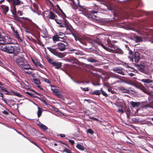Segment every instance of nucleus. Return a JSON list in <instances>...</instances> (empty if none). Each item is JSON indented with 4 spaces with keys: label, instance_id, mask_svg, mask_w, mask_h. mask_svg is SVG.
Segmentation results:
<instances>
[{
    "label": "nucleus",
    "instance_id": "1",
    "mask_svg": "<svg viewBox=\"0 0 153 153\" xmlns=\"http://www.w3.org/2000/svg\"><path fill=\"white\" fill-rule=\"evenodd\" d=\"M19 51V49L15 45H10V57L22 70H28L30 69V65L24 57L18 56L17 55Z\"/></svg>",
    "mask_w": 153,
    "mask_h": 153
},
{
    "label": "nucleus",
    "instance_id": "2",
    "mask_svg": "<svg viewBox=\"0 0 153 153\" xmlns=\"http://www.w3.org/2000/svg\"><path fill=\"white\" fill-rule=\"evenodd\" d=\"M58 48H53L50 47H47V48L53 55L60 58H62L65 56L64 54L59 52L57 50L58 49L61 51H64L66 50L65 45L62 42H59L57 44Z\"/></svg>",
    "mask_w": 153,
    "mask_h": 153
},
{
    "label": "nucleus",
    "instance_id": "3",
    "mask_svg": "<svg viewBox=\"0 0 153 153\" xmlns=\"http://www.w3.org/2000/svg\"><path fill=\"white\" fill-rule=\"evenodd\" d=\"M65 18L63 17L62 20L55 19V20L57 24L59 25V26L60 27H65L67 30H69V27L67 23V20Z\"/></svg>",
    "mask_w": 153,
    "mask_h": 153
},
{
    "label": "nucleus",
    "instance_id": "4",
    "mask_svg": "<svg viewBox=\"0 0 153 153\" xmlns=\"http://www.w3.org/2000/svg\"><path fill=\"white\" fill-rule=\"evenodd\" d=\"M8 41H0V45H3V46L1 47V50L2 51L6 52L8 53H10V43Z\"/></svg>",
    "mask_w": 153,
    "mask_h": 153
},
{
    "label": "nucleus",
    "instance_id": "5",
    "mask_svg": "<svg viewBox=\"0 0 153 153\" xmlns=\"http://www.w3.org/2000/svg\"><path fill=\"white\" fill-rule=\"evenodd\" d=\"M128 58L130 59V61H131L132 62H133L134 59V62L136 63H137L139 61V60L140 59V54L138 52H135L134 53V58H133V57L131 56H128Z\"/></svg>",
    "mask_w": 153,
    "mask_h": 153
},
{
    "label": "nucleus",
    "instance_id": "6",
    "mask_svg": "<svg viewBox=\"0 0 153 153\" xmlns=\"http://www.w3.org/2000/svg\"><path fill=\"white\" fill-rule=\"evenodd\" d=\"M107 42L108 46L111 48V50L113 51H115L118 49V47L114 45V41H111L109 39L107 40Z\"/></svg>",
    "mask_w": 153,
    "mask_h": 153
},
{
    "label": "nucleus",
    "instance_id": "7",
    "mask_svg": "<svg viewBox=\"0 0 153 153\" xmlns=\"http://www.w3.org/2000/svg\"><path fill=\"white\" fill-rule=\"evenodd\" d=\"M11 28L13 32V35L16 38L19 40L20 42H22V40L20 37L19 34L17 32V30H16L14 27L12 26H11Z\"/></svg>",
    "mask_w": 153,
    "mask_h": 153
},
{
    "label": "nucleus",
    "instance_id": "8",
    "mask_svg": "<svg viewBox=\"0 0 153 153\" xmlns=\"http://www.w3.org/2000/svg\"><path fill=\"white\" fill-rule=\"evenodd\" d=\"M52 91L54 93V94L58 98L62 99V96L61 94L62 91L58 89L51 88Z\"/></svg>",
    "mask_w": 153,
    "mask_h": 153
},
{
    "label": "nucleus",
    "instance_id": "9",
    "mask_svg": "<svg viewBox=\"0 0 153 153\" xmlns=\"http://www.w3.org/2000/svg\"><path fill=\"white\" fill-rule=\"evenodd\" d=\"M134 64L135 66L137 67V69L142 73H145V65L141 64H137V63H134Z\"/></svg>",
    "mask_w": 153,
    "mask_h": 153
},
{
    "label": "nucleus",
    "instance_id": "10",
    "mask_svg": "<svg viewBox=\"0 0 153 153\" xmlns=\"http://www.w3.org/2000/svg\"><path fill=\"white\" fill-rule=\"evenodd\" d=\"M123 68L120 67L114 68L112 69L114 71L122 75H124L125 74L124 73L123 71Z\"/></svg>",
    "mask_w": 153,
    "mask_h": 153
},
{
    "label": "nucleus",
    "instance_id": "11",
    "mask_svg": "<svg viewBox=\"0 0 153 153\" xmlns=\"http://www.w3.org/2000/svg\"><path fill=\"white\" fill-rule=\"evenodd\" d=\"M10 11L12 13V14L13 15V17L16 20H18L19 17L16 15V8L15 5H13V10H10Z\"/></svg>",
    "mask_w": 153,
    "mask_h": 153
},
{
    "label": "nucleus",
    "instance_id": "12",
    "mask_svg": "<svg viewBox=\"0 0 153 153\" xmlns=\"http://www.w3.org/2000/svg\"><path fill=\"white\" fill-rule=\"evenodd\" d=\"M59 39H64V37H60V36H58L56 34V35H54L52 37V39L53 42L55 43L57 41H60Z\"/></svg>",
    "mask_w": 153,
    "mask_h": 153
},
{
    "label": "nucleus",
    "instance_id": "13",
    "mask_svg": "<svg viewBox=\"0 0 153 153\" xmlns=\"http://www.w3.org/2000/svg\"><path fill=\"white\" fill-rule=\"evenodd\" d=\"M53 66L56 69H59L62 66V63L61 62H54L53 63Z\"/></svg>",
    "mask_w": 153,
    "mask_h": 153
},
{
    "label": "nucleus",
    "instance_id": "14",
    "mask_svg": "<svg viewBox=\"0 0 153 153\" xmlns=\"http://www.w3.org/2000/svg\"><path fill=\"white\" fill-rule=\"evenodd\" d=\"M32 60L33 62V63L36 66H38L41 68H43V66L40 63L39 61L36 59L33 60V59H32Z\"/></svg>",
    "mask_w": 153,
    "mask_h": 153
},
{
    "label": "nucleus",
    "instance_id": "15",
    "mask_svg": "<svg viewBox=\"0 0 153 153\" xmlns=\"http://www.w3.org/2000/svg\"><path fill=\"white\" fill-rule=\"evenodd\" d=\"M37 125L42 130L44 131H45L48 129L47 126L40 123L37 124Z\"/></svg>",
    "mask_w": 153,
    "mask_h": 153
},
{
    "label": "nucleus",
    "instance_id": "16",
    "mask_svg": "<svg viewBox=\"0 0 153 153\" xmlns=\"http://www.w3.org/2000/svg\"><path fill=\"white\" fill-rule=\"evenodd\" d=\"M98 12V11L97 10H91V11H89V13H90L91 15L92 16H94L95 18L98 17L97 16V14Z\"/></svg>",
    "mask_w": 153,
    "mask_h": 153
},
{
    "label": "nucleus",
    "instance_id": "17",
    "mask_svg": "<svg viewBox=\"0 0 153 153\" xmlns=\"http://www.w3.org/2000/svg\"><path fill=\"white\" fill-rule=\"evenodd\" d=\"M1 8L3 10L5 14H6L7 12L9 10V8L8 6L4 5H2L1 6Z\"/></svg>",
    "mask_w": 153,
    "mask_h": 153
},
{
    "label": "nucleus",
    "instance_id": "18",
    "mask_svg": "<svg viewBox=\"0 0 153 153\" xmlns=\"http://www.w3.org/2000/svg\"><path fill=\"white\" fill-rule=\"evenodd\" d=\"M136 87L142 90L146 93H147L148 91L147 89L142 85H140L136 86Z\"/></svg>",
    "mask_w": 153,
    "mask_h": 153
},
{
    "label": "nucleus",
    "instance_id": "19",
    "mask_svg": "<svg viewBox=\"0 0 153 153\" xmlns=\"http://www.w3.org/2000/svg\"><path fill=\"white\" fill-rule=\"evenodd\" d=\"M33 79L35 83L37 85H39L40 84V80L38 78H36L34 75L32 76Z\"/></svg>",
    "mask_w": 153,
    "mask_h": 153
},
{
    "label": "nucleus",
    "instance_id": "20",
    "mask_svg": "<svg viewBox=\"0 0 153 153\" xmlns=\"http://www.w3.org/2000/svg\"><path fill=\"white\" fill-rule=\"evenodd\" d=\"M49 19H55V18L56 17V16L52 11H50V15L49 16Z\"/></svg>",
    "mask_w": 153,
    "mask_h": 153
},
{
    "label": "nucleus",
    "instance_id": "21",
    "mask_svg": "<svg viewBox=\"0 0 153 153\" xmlns=\"http://www.w3.org/2000/svg\"><path fill=\"white\" fill-rule=\"evenodd\" d=\"M131 104L133 107H138L140 105V103L138 102L132 101L131 102Z\"/></svg>",
    "mask_w": 153,
    "mask_h": 153
},
{
    "label": "nucleus",
    "instance_id": "22",
    "mask_svg": "<svg viewBox=\"0 0 153 153\" xmlns=\"http://www.w3.org/2000/svg\"><path fill=\"white\" fill-rule=\"evenodd\" d=\"M120 89L122 91L123 93H126L127 94L129 93V90L125 88L124 87H121L120 88Z\"/></svg>",
    "mask_w": 153,
    "mask_h": 153
},
{
    "label": "nucleus",
    "instance_id": "23",
    "mask_svg": "<svg viewBox=\"0 0 153 153\" xmlns=\"http://www.w3.org/2000/svg\"><path fill=\"white\" fill-rule=\"evenodd\" d=\"M87 60L88 61L91 62H98L97 60L92 57H90L88 58Z\"/></svg>",
    "mask_w": 153,
    "mask_h": 153
},
{
    "label": "nucleus",
    "instance_id": "24",
    "mask_svg": "<svg viewBox=\"0 0 153 153\" xmlns=\"http://www.w3.org/2000/svg\"><path fill=\"white\" fill-rule=\"evenodd\" d=\"M76 146L77 149L81 151H83L85 150L84 147L81 144H78L76 145Z\"/></svg>",
    "mask_w": 153,
    "mask_h": 153
},
{
    "label": "nucleus",
    "instance_id": "25",
    "mask_svg": "<svg viewBox=\"0 0 153 153\" xmlns=\"http://www.w3.org/2000/svg\"><path fill=\"white\" fill-rule=\"evenodd\" d=\"M38 111H37V116L38 117H39L42 115V108L39 107H38Z\"/></svg>",
    "mask_w": 153,
    "mask_h": 153
},
{
    "label": "nucleus",
    "instance_id": "26",
    "mask_svg": "<svg viewBox=\"0 0 153 153\" xmlns=\"http://www.w3.org/2000/svg\"><path fill=\"white\" fill-rule=\"evenodd\" d=\"M141 81L143 82H144L145 83H150L152 82V80H151L149 79H143L141 80Z\"/></svg>",
    "mask_w": 153,
    "mask_h": 153
},
{
    "label": "nucleus",
    "instance_id": "27",
    "mask_svg": "<svg viewBox=\"0 0 153 153\" xmlns=\"http://www.w3.org/2000/svg\"><path fill=\"white\" fill-rule=\"evenodd\" d=\"M135 41L136 42H141L142 41V38L138 36H136L135 37Z\"/></svg>",
    "mask_w": 153,
    "mask_h": 153
},
{
    "label": "nucleus",
    "instance_id": "28",
    "mask_svg": "<svg viewBox=\"0 0 153 153\" xmlns=\"http://www.w3.org/2000/svg\"><path fill=\"white\" fill-rule=\"evenodd\" d=\"M101 94V92L100 90H96L95 91L92 92L91 94L92 95H99Z\"/></svg>",
    "mask_w": 153,
    "mask_h": 153
},
{
    "label": "nucleus",
    "instance_id": "29",
    "mask_svg": "<svg viewBox=\"0 0 153 153\" xmlns=\"http://www.w3.org/2000/svg\"><path fill=\"white\" fill-rule=\"evenodd\" d=\"M25 93L29 95V97H32V98H36V97H37V96L34 95L32 93H30L28 91H26L25 92Z\"/></svg>",
    "mask_w": 153,
    "mask_h": 153
},
{
    "label": "nucleus",
    "instance_id": "30",
    "mask_svg": "<svg viewBox=\"0 0 153 153\" xmlns=\"http://www.w3.org/2000/svg\"><path fill=\"white\" fill-rule=\"evenodd\" d=\"M94 42L100 46L101 45H102V43L101 40L99 38H97L94 41Z\"/></svg>",
    "mask_w": 153,
    "mask_h": 153
},
{
    "label": "nucleus",
    "instance_id": "31",
    "mask_svg": "<svg viewBox=\"0 0 153 153\" xmlns=\"http://www.w3.org/2000/svg\"><path fill=\"white\" fill-rule=\"evenodd\" d=\"M13 3L14 5L21 4V1L19 0H13Z\"/></svg>",
    "mask_w": 153,
    "mask_h": 153
},
{
    "label": "nucleus",
    "instance_id": "32",
    "mask_svg": "<svg viewBox=\"0 0 153 153\" xmlns=\"http://www.w3.org/2000/svg\"><path fill=\"white\" fill-rule=\"evenodd\" d=\"M56 7H57L58 9L59 10H60L61 12V13L63 15H64V16H63V17H65V18H66V15H65V14L64 13V12H63V11H62V10L61 9V8H60V7L57 4L56 5Z\"/></svg>",
    "mask_w": 153,
    "mask_h": 153
},
{
    "label": "nucleus",
    "instance_id": "33",
    "mask_svg": "<svg viewBox=\"0 0 153 153\" xmlns=\"http://www.w3.org/2000/svg\"><path fill=\"white\" fill-rule=\"evenodd\" d=\"M10 74L13 75L16 78H18V75L15 71L13 72L10 71Z\"/></svg>",
    "mask_w": 153,
    "mask_h": 153
},
{
    "label": "nucleus",
    "instance_id": "34",
    "mask_svg": "<svg viewBox=\"0 0 153 153\" xmlns=\"http://www.w3.org/2000/svg\"><path fill=\"white\" fill-rule=\"evenodd\" d=\"M115 53L122 54L123 53V52L121 49L118 48V49L115 51Z\"/></svg>",
    "mask_w": 153,
    "mask_h": 153
},
{
    "label": "nucleus",
    "instance_id": "35",
    "mask_svg": "<svg viewBox=\"0 0 153 153\" xmlns=\"http://www.w3.org/2000/svg\"><path fill=\"white\" fill-rule=\"evenodd\" d=\"M36 98H38L39 100H40L41 101H42L46 105H47V103L46 102L43 98L40 97H38L37 96V97H36Z\"/></svg>",
    "mask_w": 153,
    "mask_h": 153
},
{
    "label": "nucleus",
    "instance_id": "36",
    "mask_svg": "<svg viewBox=\"0 0 153 153\" xmlns=\"http://www.w3.org/2000/svg\"><path fill=\"white\" fill-rule=\"evenodd\" d=\"M56 34L58 36H60V37H64V38L65 37V34L62 32H60L59 33H56Z\"/></svg>",
    "mask_w": 153,
    "mask_h": 153
},
{
    "label": "nucleus",
    "instance_id": "37",
    "mask_svg": "<svg viewBox=\"0 0 153 153\" xmlns=\"http://www.w3.org/2000/svg\"><path fill=\"white\" fill-rule=\"evenodd\" d=\"M87 133L90 134H93L94 133V132L92 129L91 128H89L87 130Z\"/></svg>",
    "mask_w": 153,
    "mask_h": 153
},
{
    "label": "nucleus",
    "instance_id": "38",
    "mask_svg": "<svg viewBox=\"0 0 153 153\" xmlns=\"http://www.w3.org/2000/svg\"><path fill=\"white\" fill-rule=\"evenodd\" d=\"M143 108H147V107H150L152 108H153V106H152L151 105H150V104H146L145 105H143Z\"/></svg>",
    "mask_w": 153,
    "mask_h": 153
},
{
    "label": "nucleus",
    "instance_id": "39",
    "mask_svg": "<svg viewBox=\"0 0 153 153\" xmlns=\"http://www.w3.org/2000/svg\"><path fill=\"white\" fill-rule=\"evenodd\" d=\"M63 152H65L67 153H71L70 150L66 148H65Z\"/></svg>",
    "mask_w": 153,
    "mask_h": 153
},
{
    "label": "nucleus",
    "instance_id": "40",
    "mask_svg": "<svg viewBox=\"0 0 153 153\" xmlns=\"http://www.w3.org/2000/svg\"><path fill=\"white\" fill-rule=\"evenodd\" d=\"M80 88L82 90L86 91H89V89L88 88V87L86 88H83L82 87H81Z\"/></svg>",
    "mask_w": 153,
    "mask_h": 153
},
{
    "label": "nucleus",
    "instance_id": "41",
    "mask_svg": "<svg viewBox=\"0 0 153 153\" xmlns=\"http://www.w3.org/2000/svg\"><path fill=\"white\" fill-rule=\"evenodd\" d=\"M30 142L31 143L33 144H34L35 146H36L38 148H39V149H40L41 150H42L40 147L37 144V143L36 142H35L34 141H33V140L30 141Z\"/></svg>",
    "mask_w": 153,
    "mask_h": 153
},
{
    "label": "nucleus",
    "instance_id": "42",
    "mask_svg": "<svg viewBox=\"0 0 153 153\" xmlns=\"http://www.w3.org/2000/svg\"><path fill=\"white\" fill-rule=\"evenodd\" d=\"M100 46H102L104 49L107 51H108L109 49V48L106 47L102 43V45H101Z\"/></svg>",
    "mask_w": 153,
    "mask_h": 153
},
{
    "label": "nucleus",
    "instance_id": "43",
    "mask_svg": "<svg viewBox=\"0 0 153 153\" xmlns=\"http://www.w3.org/2000/svg\"><path fill=\"white\" fill-rule=\"evenodd\" d=\"M101 91L102 93V94L105 97H107L108 96V95L107 93H105V91H104L103 90H101Z\"/></svg>",
    "mask_w": 153,
    "mask_h": 153
},
{
    "label": "nucleus",
    "instance_id": "44",
    "mask_svg": "<svg viewBox=\"0 0 153 153\" xmlns=\"http://www.w3.org/2000/svg\"><path fill=\"white\" fill-rule=\"evenodd\" d=\"M16 91H13L12 90H10V95H13L14 96L16 95Z\"/></svg>",
    "mask_w": 153,
    "mask_h": 153
},
{
    "label": "nucleus",
    "instance_id": "45",
    "mask_svg": "<svg viewBox=\"0 0 153 153\" xmlns=\"http://www.w3.org/2000/svg\"><path fill=\"white\" fill-rule=\"evenodd\" d=\"M15 96L19 97H22V95L17 92H16V93Z\"/></svg>",
    "mask_w": 153,
    "mask_h": 153
},
{
    "label": "nucleus",
    "instance_id": "46",
    "mask_svg": "<svg viewBox=\"0 0 153 153\" xmlns=\"http://www.w3.org/2000/svg\"><path fill=\"white\" fill-rule=\"evenodd\" d=\"M48 60L49 62L51 63L52 65H53V63L54 62H53L52 59L50 58H49L48 59Z\"/></svg>",
    "mask_w": 153,
    "mask_h": 153
},
{
    "label": "nucleus",
    "instance_id": "47",
    "mask_svg": "<svg viewBox=\"0 0 153 153\" xmlns=\"http://www.w3.org/2000/svg\"><path fill=\"white\" fill-rule=\"evenodd\" d=\"M43 80L48 83H49V84L51 83L49 81V80L48 79L45 78L43 79Z\"/></svg>",
    "mask_w": 153,
    "mask_h": 153
},
{
    "label": "nucleus",
    "instance_id": "48",
    "mask_svg": "<svg viewBox=\"0 0 153 153\" xmlns=\"http://www.w3.org/2000/svg\"><path fill=\"white\" fill-rule=\"evenodd\" d=\"M37 42H38V44H39V45H42L44 46L42 42L40 40H39L38 39H37Z\"/></svg>",
    "mask_w": 153,
    "mask_h": 153
},
{
    "label": "nucleus",
    "instance_id": "49",
    "mask_svg": "<svg viewBox=\"0 0 153 153\" xmlns=\"http://www.w3.org/2000/svg\"><path fill=\"white\" fill-rule=\"evenodd\" d=\"M33 6L34 7V8L36 10H38V7L37 5L36 4H33Z\"/></svg>",
    "mask_w": 153,
    "mask_h": 153
},
{
    "label": "nucleus",
    "instance_id": "50",
    "mask_svg": "<svg viewBox=\"0 0 153 153\" xmlns=\"http://www.w3.org/2000/svg\"><path fill=\"white\" fill-rule=\"evenodd\" d=\"M69 142L72 145H74V140H69Z\"/></svg>",
    "mask_w": 153,
    "mask_h": 153
},
{
    "label": "nucleus",
    "instance_id": "51",
    "mask_svg": "<svg viewBox=\"0 0 153 153\" xmlns=\"http://www.w3.org/2000/svg\"><path fill=\"white\" fill-rule=\"evenodd\" d=\"M108 90L109 92H110L112 94H114V91H113L111 89L108 88Z\"/></svg>",
    "mask_w": 153,
    "mask_h": 153
},
{
    "label": "nucleus",
    "instance_id": "52",
    "mask_svg": "<svg viewBox=\"0 0 153 153\" xmlns=\"http://www.w3.org/2000/svg\"><path fill=\"white\" fill-rule=\"evenodd\" d=\"M59 142L60 143H61L62 144H63L64 145H65L66 146H67L68 147H69V145L68 144L66 143L63 142L62 141H59Z\"/></svg>",
    "mask_w": 153,
    "mask_h": 153
},
{
    "label": "nucleus",
    "instance_id": "53",
    "mask_svg": "<svg viewBox=\"0 0 153 153\" xmlns=\"http://www.w3.org/2000/svg\"><path fill=\"white\" fill-rule=\"evenodd\" d=\"M153 97L152 96H150V97L148 98V100L149 102H152V99Z\"/></svg>",
    "mask_w": 153,
    "mask_h": 153
},
{
    "label": "nucleus",
    "instance_id": "54",
    "mask_svg": "<svg viewBox=\"0 0 153 153\" xmlns=\"http://www.w3.org/2000/svg\"><path fill=\"white\" fill-rule=\"evenodd\" d=\"M129 51L128 54L132 56L133 55V52H132V51L131 50H129V51Z\"/></svg>",
    "mask_w": 153,
    "mask_h": 153
},
{
    "label": "nucleus",
    "instance_id": "55",
    "mask_svg": "<svg viewBox=\"0 0 153 153\" xmlns=\"http://www.w3.org/2000/svg\"><path fill=\"white\" fill-rule=\"evenodd\" d=\"M78 6L79 7V8H82V9H84V7L82 6L81 5H80V3H79V1L78 3Z\"/></svg>",
    "mask_w": 153,
    "mask_h": 153
},
{
    "label": "nucleus",
    "instance_id": "56",
    "mask_svg": "<svg viewBox=\"0 0 153 153\" xmlns=\"http://www.w3.org/2000/svg\"><path fill=\"white\" fill-rule=\"evenodd\" d=\"M4 92L5 94H9V92L6 89L4 91Z\"/></svg>",
    "mask_w": 153,
    "mask_h": 153
},
{
    "label": "nucleus",
    "instance_id": "57",
    "mask_svg": "<svg viewBox=\"0 0 153 153\" xmlns=\"http://www.w3.org/2000/svg\"><path fill=\"white\" fill-rule=\"evenodd\" d=\"M118 111L122 112V113H123L124 112V110L122 109H119Z\"/></svg>",
    "mask_w": 153,
    "mask_h": 153
},
{
    "label": "nucleus",
    "instance_id": "58",
    "mask_svg": "<svg viewBox=\"0 0 153 153\" xmlns=\"http://www.w3.org/2000/svg\"><path fill=\"white\" fill-rule=\"evenodd\" d=\"M129 76H133L135 75V74L132 73H130L128 74Z\"/></svg>",
    "mask_w": 153,
    "mask_h": 153
},
{
    "label": "nucleus",
    "instance_id": "59",
    "mask_svg": "<svg viewBox=\"0 0 153 153\" xmlns=\"http://www.w3.org/2000/svg\"><path fill=\"white\" fill-rule=\"evenodd\" d=\"M3 113L5 114H8V113L6 111H3Z\"/></svg>",
    "mask_w": 153,
    "mask_h": 153
},
{
    "label": "nucleus",
    "instance_id": "60",
    "mask_svg": "<svg viewBox=\"0 0 153 153\" xmlns=\"http://www.w3.org/2000/svg\"><path fill=\"white\" fill-rule=\"evenodd\" d=\"M60 136L62 137H65V135L64 134H60Z\"/></svg>",
    "mask_w": 153,
    "mask_h": 153
},
{
    "label": "nucleus",
    "instance_id": "61",
    "mask_svg": "<svg viewBox=\"0 0 153 153\" xmlns=\"http://www.w3.org/2000/svg\"><path fill=\"white\" fill-rule=\"evenodd\" d=\"M1 89L4 91L6 90V89L5 88L2 86L1 87Z\"/></svg>",
    "mask_w": 153,
    "mask_h": 153
},
{
    "label": "nucleus",
    "instance_id": "62",
    "mask_svg": "<svg viewBox=\"0 0 153 153\" xmlns=\"http://www.w3.org/2000/svg\"><path fill=\"white\" fill-rule=\"evenodd\" d=\"M18 13L19 14L20 16L22 15V13L20 11H18Z\"/></svg>",
    "mask_w": 153,
    "mask_h": 153
},
{
    "label": "nucleus",
    "instance_id": "63",
    "mask_svg": "<svg viewBox=\"0 0 153 153\" xmlns=\"http://www.w3.org/2000/svg\"><path fill=\"white\" fill-rule=\"evenodd\" d=\"M73 36H74V37L75 38V40L76 41H77V39H78V38H77L75 35H74V34H73Z\"/></svg>",
    "mask_w": 153,
    "mask_h": 153
},
{
    "label": "nucleus",
    "instance_id": "64",
    "mask_svg": "<svg viewBox=\"0 0 153 153\" xmlns=\"http://www.w3.org/2000/svg\"><path fill=\"white\" fill-rule=\"evenodd\" d=\"M150 105H151L152 106H153V101L151 102L150 103Z\"/></svg>",
    "mask_w": 153,
    "mask_h": 153
}]
</instances>
